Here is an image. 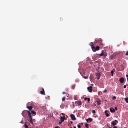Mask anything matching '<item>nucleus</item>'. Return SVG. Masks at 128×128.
Instances as JSON below:
<instances>
[{"mask_svg":"<svg viewBox=\"0 0 128 128\" xmlns=\"http://www.w3.org/2000/svg\"><path fill=\"white\" fill-rule=\"evenodd\" d=\"M116 54L114 53L113 54L111 55L109 57V59L110 60H112L115 58H116Z\"/></svg>","mask_w":128,"mask_h":128,"instance_id":"obj_1","label":"nucleus"},{"mask_svg":"<svg viewBox=\"0 0 128 128\" xmlns=\"http://www.w3.org/2000/svg\"><path fill=\"white\" fill-rule=\"evenodd\" d=\"M66 117L65 115L63 116H60V120L61 122H63L64 120H66Z\"/></svg>","mask_w":128,"mask_h":128,"instance_id":"obj_2","label":"nucleus"},{"mask_svg":"<svg viewBox=\"0 0 128 128\" xmlns=\"http://www.w3.org/2000/svg\"><path fill=\"white\" fill-rule=\"evenodd\" d=\"M96 78L98 80H99L100 79V74L99 72H97L96 74Z\"/></svg>","mask_w":128,"mask_h":128,"instance_id":"obj_3","label":"nucleus"},{"mask_svg":"<svg viewBox=\"0 0 128 128\" xmlns=\"http://www.w3.org/2000/svg\"><path fill=\"white\" fill-rule=\"evenodd\" d=\"M118 123V121L116 120H115L114 121L112 122L111 124L113 126H114L115 125H116Z\"/></svg>","mask_w":128,"mask_h":128,"instance_id":"obj_4","label":"nucleus"},{"mask_svg":"<svg viewBox=\"0 0 128 128\" xmlns=\"http://www.w3.org/2000/svg\"><path fill=\"white\" fill-rule=\"evenodd\" d=\"M70 116L72 120H76V118L74 114H71Z\"/></svg>","mask_w":128,"mask_h":128,"instance_id":"obj_5","label":"nucleus"},{"mask_svg":"<svg viewBox=\"0 0 128 128\" xmlns=\"http://www.w3.org/2000/svg\"><path fill=\"white\" fill-rule=\"evenodd\" d=\"M92 44H91L90 46L92 49L93 52H95L96 51V48L94 46H93V43H92Z\"/></svg>","mask_w":128,"mask_h":128,"instance_id":"obj_6","label":"nucleus"},{"mask_svg":"<svg viewBox=\"0 0 128 128\" xmlns=\"http://www.w3.org/2000/svg\"><path fill=\"white\" fill-rule=\"evenodd\" d=\"M101 100L97 98L96 99V102L98 105H100L101 104Z\"/></svg>","mask_w":128,"mask_h":128,"instance_id":"obj_7","label":"nucleus"},{"mask_svg":"<svg viewBox=\"0 0 128 128\" xmlns=\"http://www.w3.org/2000/svg\"><path fill=\"white\" fill-rule=\"evenodd\" d=\"M76 104H78V106H80L82 104V102L81 101L77 100L75 102Z\"/></svg>","mask_w":128,"mask_h":128,"instance_id":"obj_8","label":"nucleus"},{"mask_svg":"<svg viewBox=\"0 0 128 128\" xmlns=\"http://www.w3.org/2000/svg\"><path fill=\"white\" fill-rule=\"evenodd\" d=\"M88 90V91L90 92H91L92 91V87L90 86V87H88L87 88Z\"/></svg>","mask_w":128,"mask_h":128,"instance_id":"obj_9","label":"nucleus"},{"mask_svg":"<svg viewBox=\"0 0 128 128\" xmlns=\"http://www.w3.org/2000/svg\"><path fill=\"white\" fill-rule=\"evenodd\" d=\"M124 81V79L123 78H120L119 81L122 83H123Z\"/></svg>","mask_w":128,"mask_h":128,"instance_id":"obj_10","label":"nucleus"},{"mask_svg":"<svg viewBox=\"0 0 128 128\" xmlns=\"http://www.w3.org/2000/svg\"><path fill=\"white\" fill-rule=\"evenodd\" d=\"M42 90L40 91V94H42L45 95L44 91L43 88H42Z\"/></svg>","mask_w":128,"mask_h":128,"instance_id":"obj_11","label":"nucleus"},{"mask_svg":"<svg viewBox=\"0 0 128 128\" xmlns=\"http://www.w3.org/2000/svg\"><path fill=\"white\" fill-rule=\"evenodd\" d=\"M110 110L111 112H115V110L112 108H111L110 109Z\"/></svg>","mask_w":128,"mask_h":128,"instance_id":"obj_12","label":"nucleus"},{"mask_svg":"<svg viewBox=\"0 0 128 128\" xmlns=\"http://www.w3.org/2000/svg\"><path fill=\"white\" fill-rule=\"evenodd\" d=\"M26 108L28 109L30 111L32 109V106H27Z\"/></svg>","mask_w":128,"mask_h":128,"instance_id":"obj_13","label":"nucleus"},{"mask_svg":"<svg viewBox=\"0 0 128 128\" xmlns=\"http://www.w3.org/2000/svg\"><path fill=\"white\" fill-rule=\"evenodd\" d=\"M28 116L29 117V120H32V115H31V113L30 114H28Z\"/></svg>","mask_w":128,"mask_h":128,"instance_id":"obj_14","label":"nucleus"},{"mask_svg":"<svg viewBox=\"0 0 128 128\" xmlns=\"http://www.w3.org/2000/svg\"><path fill=\"white\" fill-rule=\"evenodd\" d=\"M120 66L121 67V70H118V71H120L121 70H124V66L123 65H121Z\"/></svg>","mask_w":128,"mask_h":128,"instance_id":"obj_15","label":"nucleus"},{"mask_svg":"<svg viewBox=\"0 0 128 128\" xmlns=\"http://www.w3.org/2000/svg\"><path fill=\"white\" fill-rule=\"evenodd\" d=\"M124 99L126 102L128 103V98H124Z\"/></svg>","mask_w":128,"mask_h":128,"instance_id":"obj_16","label":"nucleus"},{"mask_svg":"<svg viewBox=\"0 0 128 128\" xmlns=\"http://www.w3.org/2000/svg\"><path fill=\"white\" fill-rule=\"evenodd\" d=\"M31 113L32 114H34L35 115H36V112H35V111H33V110H32L31 111Z\"/></svg>","mask_w":128,"mask_h":128,"instance_id":"obj_17","label":"nucleus"},{"mask_svg":"<svg viewBox=\"0 0 128 128\" xmlns=\"http://www.w3.org/2000/svg\"><path fill=\"white\" fill-rule=\"evenodd\" d=\"M96 50H99L100 49V47L98 46H96Z\"/></svg>","mask_w":128,"mask_h":128,"instance_id":"obj_18","label":"nucleus"},{"mask_svg":"<svg viewBox=\"0 0 128 128\" xmlns=\"http://www.w3.org/2000/svg\"><path fill=\"white\" fill-rule=\"evenodd\" d=\"M24 127H25V128H28V125H27L26 124H24Z\"/></svg>","mask_w":128,"mask_h":128,"instance_id":"obj_19","label":"nucleus"},{"mask_svg":"<svg viewBox=\"0 0 128 128\" xmlns=\"http://www.w3.org/2000/svg\"><path fill=\"white\" fill-rule=\"evenodd\" d=\"M114 72V71L113 70H112L111 71V73L112 75L111 76H113V74Z\"/></svg>","mask_w":128,"mask_h":128,"instance_id":"obj_20","label":"nucleus"},{"mask_svg":"<svg viewBox=\"0 0 128 128\" xmlns=\"http://www.w3.org/2000/svg\"><path fill=\"white\" fill-rule=\"evenodd\" d=\"M85 127L86 128H88V124H86L85 125Z\"/></svg>","mask_w":128,"mask_h":128,"instance_id":"obj_21","label":"nucleus"},{"mask_svg":"<svg viewBox=\"0 0 128 128\" xmlns=\"http://www.w3.org/2000/svg\"><path fill=\"white\" fill-rule=\"evenodd\" d=\"M104 57L106 58V56L107 55V54L106 53H104Z\"/></svg>","mask_w":128,"mask_h":128,"instance_id":"obj_22","label":"nucleus"},{"mask_svg":"<svg viewBox=\"0 0 128 128\" xmlns=\"http://www.w3.org/2000/svg\"><path fill=\"white\" fill-rule=\"evenodd\" d=\"M104 52H102L101 54H99V56H104Z\"/></svg>","mask_w":128,"mask_h":128,"instance_id":"obj_23","label":"nucleus"},{"mask_svg":"<svg viewBox=\"0 0 128 128\" xmlns=\"http://www.w3.org/2000/svg\"><path fill=\"white\" fill-rule=\"evenodd\" d=\"M32 120H29V122L30 123H31L32 124H33V122L32 120Z\"/></svg>","mask_w":128,"mask_h":128,"instance_id":"obj_24","label":"nucleus"},{"mask_svg":"<svg viewBox=\"0 0 128 128\" xmlns=\"http://www.w3.org/2000/svg\"><path fill=\"white\" fill-rule=\"evenodd\" d=\"M66 100V97H64L62 98V100L63 101H64Z\"/></svg>","mask_w":128,"mask_h":128,"instance_id":"obj_25","label":"nucleus"},{"mask_svg":"<svg viewBox=\"0 0 128 128\" xmlns=\"http://www.w3.org/2000/svg\"><path fill=\"white\" fill-rule=\"evenodd\" d=\"M88 120H89L90 122H92V119L90 118H88Z\"/></svg>","mask_w":128,"mask_h":128,"instance_id":"obj_26","label":"nucleus"},{"mask_svg":"<svg viewBox=\"0 0 128 128\" xmlns=\"http://www.w3.org/2000/svg\"><path fill=\"white\" fill-rule=\"evenodd\" d=\"M26 111V110H24V111H23L22 112V114H24L25 113V112ZM22 116H23L24 117V115H22Z\"/></svg>","mask_w":128,"mask_h":128,"instance_id":"obj_27","label":"nucleus"},{"mask_svg":"<svg viewBox=\"0 0 128 128\" xmlns=\"http://www.w3.org/2000/svg\"><path fill=\"white\" fill-rule=\"evenodd\" d=\"M116 96H114L112 98V99L113 100H115L116 99Z\"/></svg>","mask_w":128,"mask_h":128,"instance_id":"obj_28","label":"nucleus"},{"mask_svg":"<svg viewBox=\"0 0 128 128\" xmlns=\"http://www.w3.org/2000/svg\"><path fill=\"white\" fill-rule=\"evenodd\" d=\"M106 117H108L109 116V114L108 113H106Z\"/></svg>","mask_w":128,"mask_h":128,"instance_id":"obj_29","label":"nucleus"},{"mask_svg":"<svg viewBox=\"0 0 128 128\" xmlns=\"http://www.w3.org/2000/svg\"><path fill=\"white\" fill-rule=\"evenodd\" d=\"M30 111H29V110H27V112L28 113V114H31V113L30 112Z\"/></svg>","mask_w":128,"mask_h":128,"instance_id":"obj_30","label":"nucleus"},{"mask_svg":"<svg viewBox=\"0 0 128 128\" xmlns=\"http://www.w3.org/2000/svg\"><path fill=\"white\" fill-rule=\"evenodd\" d=\"M83 77H84V78L85 79H87L88 78V76H84Z\"/></svg>","mask_w":128,"mask_h":128,"instance_id":"obj_31","label":"nucleus"},{"mask_svg":"<svg viewBox=\"0 0 128 128\" xmlns=\"http://www.w3.org/2000/svg\"><path fill=\"white\" fill-rule=\"evenodd\" d=\"M88 99H87V100H88V102H90V98H87Z\"/></svg>","mask_w":128,"mask_h":128,"instance_id":"obj_32","label":"nucleus"},{"mask_svg":"<svg viewBox=\"0 0 128 128\" xmlns=\"http://www.w3.org/2000/svg\"><path fill=\"white\" fill-rule=\"evenodd\" d=\"M92 113L94 114H95L96 112H95V110H92Z\"/></svg>","mask_w":128,"mask_h":128,"instance_id":"obj_33","label":"nucleus"},{"mask_svg":"<svg viewBox=\"0 0 128 128\" xmlns=\"http://www.w3.org/2000/svg\"><path fill=\"white\" fill-rule=\"evenodd\" d=\"M107 92V90H104V92H103L106 93Z\"/></svg>","mask_w":128,"mask_h":128,"instance_id":"obj_34","label":"nucleus"},{"mask_svg":"<svg viewBox=\"0 0 128 128\" xmlns=\"http://www.w3.org/2000/svg\"><path fill=\"white\" fill-rule=\"evenodd\" d=\"M99 41L100 42V43L101 44H102V40H100Z\"/></svg>","mask_w":128,"mask_h":128,"instance_id":"obj_35","label":"nucleus"},{"mask_svg":"<svg viewBox=\"0 0 128 128\" xmlns=\"http://www.w3.org/2000/svg\"><path fill=\"white\" fill-rule=\"evenodd\" d=\"M32 120L33 122H35V120L34 119L32 118Z\"/></svg>","mask_w":128,"mask_h":128,"instance_id":"obj_36","label":"nucleus"},{"mask_svg":"<svg viewBox=\"0 0 128 128\" xmlns=\"http://www.w3.org/2000/svg\"><path fill=\"white\" fill-rule=\"evenodd\" d=\"M125 55L126 56H128V51L126 52Z\"/></svg>","mask_w":128,"mask_h":128,"instance_id":"obj_37","label":"nucleus"},{"mask_svg":"<svg viewBox=\"0 0 128 128\" xmlns=\"http://www.w3.org/2000/svg\"><path fill=\"white\" fill-rule=\"evenodd\" d=\"M78 128H80V125H78Z\"/></svg>","mask_w":128,"mask_h":128,"instance_id":"obj_38","label":"nucleus"},{"mask_svg":"<svg viewBox=\"0 0 128 128\" xmlns=\"http://www.w3.org/2000/svg\"><path fill=\"white\" fill-rule=\"evenodd\" d=\"M61 114H62V115H63V116L64 115H65L63 113H62L61 114H60V116H61Z\"/></svg>","mask_w":128,"mask_h":128,"instance_id":"obj_39","label":"nucleus"},{"mask_svg":"<svg viewBox=\"0 0 128 128\" xmlns=\"http://www.w3.org/2000/svg\"><path fill=\"white\" fill-rule=\"evenodd\" d=\"M87 98H84V100H87V99H88Z\"/></svg>","mask_w":128,"mask_h":128,"instance_id":"obj_40","label":"nucleus"},{"mask_svg":"<svg viewBox=\"0 0 128 128\" xmlns=\"http://www.w3.org/2000/svg\"><path fill=\"white\" fill-rule=\"evenodd\" d=\"M117 109H118L116 107H115V109H114L115 110H117Z\"/></svg>","mask_w":128,"mask_h":128,"instance_id":"obj_41","label":"nucleus"},{"mask_svg":"<svg viewBox=\"0 0 128 128\" xmlns=\"http://www.w3.org/2000/svg\"><path fill=\"white\" fill-rule=\"evenodd\" d=\"M126 85H124V88H126Z\"/></svg>","mask_w":128,"mask_h":128,"instance_id":"obj_42","label":"nucleus"},{"mask_svg":"<svg viewBox=\"0 0 128 128\" xmlns=\"http://www.w3.org/2000/svg\"><path fill=\"white\" fill-rule=\"evenodd\" d=\"M86 121L87 122H88V118L86 119Z\"/></svg>","mask_w":128,"mask_h":128,"instance_id":"obj_43","label":"nucleus"},{"mask_svg":"<svg viewBox=\"0 0 128 128\" xmlns=\"http://www.w3.org/2000/svg\"><path fill=\"white\" fill-rule=\"evenodd\" d=\"M62 94H66V92H63L62 93Z\"/></svg>","mask_w":128,"mask_h":128,"instance_id":"obj_44","label":"nucleus"},{"mask_svg":"<svg viewBox=\"0 0 128 128\" xmlns=\"http://www.w3.org/2000/svg\"><path fill=\"white\" fill-rule=\"evenodd\" d=\"M58 127L60 128V127H59L58 126H56L54 128H58Z\"/></svg>","mask_w":128,"mask_h":128,"instance_id":"obj_45","label":"nucleus"},{"mask_svg":"<svg viewBox=\"0 0 128 128\" xmlns=\"http://www.w3.org/2000/svg\"><path fill=\"white\" fill-rule=\"evenodd\" d=\"M113 128H117V127L116 126H114V127Z\"/></svg>","mask_w":128,"mask_h":128,"instance_id":"obj_46","label":"nucleus"},{"mask_svg":"<svg viewBox=\"0 0 128 128\" xmlns=\"http://www.w3.org/2000/svg\"><path fill=\"white\" fill-rule=\"evenodd\" d=\"M70 123L71 124H72L73 123V122L72 121H70Z\"/></svg>","mask_w":128,"mask_h":128,"instance_id":"obj_47","label":"nucleus"},{"mask_svg":"<svg viewBox=\"0 0 128 128\" xmlns=\"http://www.w3.org/2000/svg\"><path fill=\"white\" fill-rule=\"evenodd\" d=\"M107 111L106 110V111H105V114L107 113Z\"/></svg>","mask_w":128,"mask_h":128,"instance_id":"obj_48","label":"nucleus"},{"mask_svg":"<svg viewBox=\"0 0 128 128\" xmlns=\"http://www.w3.org/2000/svg\"><path fill=\"white\" fill-rule=\"evenodd\" d=\"M80 124H82V125L83 124V122H82V123H81Z\"/></svg>","mask_w":128,"mask_h":128,"instance_id":"obj_49","label":"nucleus"},{"mask_svg":"<svg viewBox=\"0 0 128 128\" xmlns=\"http://www.w3.org/2000/svg\"><path fill=\"white\" fill-rule=\"evenodd\" d=\"M126 76L127 77H128V74H126Z\"/></svg>","mask_w":128,"mask_h":128,"instance_id":"obj_50","label":"nucleus"},{"mask_svg":"<svg viewBox=\"0 0 128 128\" xmlns=\"http://www.w3.org/2000/svg\"><path fill=\"white\" fill-rule=\"evenodd\" d=\"M62 122H59V124H61Z\"/></svg>","mask_w":128,"mask_h":128,"instance_id":"obj_51","label":"nucleus"},{"mask_svg":"<svg viewBox=\"0 0 128 128\" xmlns=\"http://www.w3.org/2000/svg\"><path fill=\"white\" fill-rule=\"evenodd\" d=\"M94 106H96V104H94Z\"/></svg>","mask_w":128,"mask_h":128,"instance_id":"obj_52","label":"nucleus"},{"mask_svg":"<svg viewBox=\"0 0 128 128\" xmlns=\"http://www.w3.org/2000/svg\"><path fill=\"white\" fill-rule=\"evenodd\" d=\"M108 128H111V127L109 126Z\"/></svg>","mask_w":128,"mask_h":128,"instance_id":"obj_53","label":"nucleus"},{"mask_svg":"<svg viewBox=\"0 0 128 128\" xmlns=\"http://www.w3.org/2000/svg\"><path fill=\"white\" fill-rule=\"evenodd\" d=\"M74 128H76L75 126H74Z\"/></svg>","mask_w":128,"mask_h":128,"instance_id":"obj_54","label":"nucleus"},{"mask_svg":"<svg viewBox=\"0 0 128 128\" xmlns=\"http://www.w3.org/2000/svg\"><path fill=\"white\" fill-rule=\"evenodd\" d=\"M21 123H22V121H21V122H20Z\"/></svg>","mask_w":128,"mask_h":128,"instance_id":"obj_55","label":"nucleus"},{"mask_svg":"<svg viewBox=\"0 0 128 128\" xmlns=\"http://www.w3.org/2000/svg\"><path fill=\"white\" fill-rule=\"evenodd\" d=\"M127 80L128 81V78H127Z\"/></svg>","mask_w":128,"mask_h":128,"instance_id":"obj_56","label":"nucleus"},{"mask_svg":"<svg viewBox=\"0 0 128 128\" xmlns=\"http://www.w3.org/2000/svg\"><path fill=\"white\" fill-rule=\"evenodd\" d=\"M66 117H68V116H67L66 115Z\"/></svg>","mask_w":128,"mask_h":128,"instance_id":"obj_57","label":"nucleus"},{"mask_svg":"<svg viewBox=\"0 0 128 128\" xmlns=\"http://www.w3.org/2000/svg\"><path fill=\"white\" fill-rule=\"evenodd\" d=\"M66 117H68V116H67L66 115Z\"/></svg>","mask_w":128,"mask_h":128,"instance_id":"obj_58","label":"nucleus"},{"mask_svg":"<svg viewBox=\"0 0 128 128\" xmlns=\"http://www.w3.org/2000/svg\"><path fill=\"white\" fill-rule=\"evenodd\" d=\"M70 128H72V127H70Z\"/></svg>","mask_w":128,"mask_h":128,"instance_id":"obj_59","label":"nucleus"},{"mask_svg":"<svg viewBox=\"0 0 128 128\" xmlns=\"http://www.w3.org/2000/svg\"><path fill=\"white\" fill-rule=\"evenodd\" d=\"M37 128V127H36V128Z\"/></svg>","mask_w":128,"mask_h":128,"instance_id":"obj_60","label":"nucleus"},{"mask_svg":"<svg viewBox=\"0 0 128 128\" xmlns=\"http://www.w3.org/2000/svg\"><path fill=\"white\" fill-rule=\"evenodd\" d=\"M37 128V127H36V128Z\"/></svg>","mask_w":128,"mask_h":128,"instance_id":"obj_61","label":"nucleus"}]
</instances>
